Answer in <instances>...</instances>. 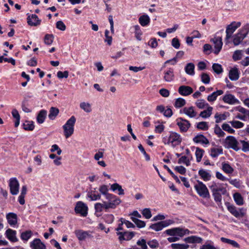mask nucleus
Segmentation results:
<instances>
[{
	"label": "nucleus",
	"mask_w": 249,
	"mask_h": 249,
	"mask_svg": "<svg viewBox=\"0 0 249 249\" xmlns=\"http://www.w3.org/2000/svg\"><path fill=\"white\" fill-rule=\"evenodd\" d=\"M182 141L180 135L173 131L170 132L168 135L163 136L162 138V142L165 145H171L174 148L180 145Z\"/></svg>",
	"instance_id": "obj_1"
},
{
	"label": "nucleus",
	"mask_w": 249,
	"mask_h": 249,
	"mask_svg": "<svg viewBox=\"0 0 249 249\" xmlns=\"http://www.w3.org/2000/svg\"><path fill=\"white\" fill-rule=\"evenodd\" d=\"M120 204L115 203L109 201H104L103 203H96L94 205V209L95 210V214L99 217L101 215V213L104 209L107 211L109 209H114Z\"/></svg>",
	"instance_id": "obj_2"
},
{
	"label": "nucleus",
	"mask_w": 249,
	"mask_h": 249,
	"mask_svg": "<svg viewBox=\"0 0 249 249\" xmlns=\"http://www.w3.org/2000/svg\"><path fill=\"white\" fill-rule=\"evenodd\" d=\"M76 118L72 116L63 125L64 135L66 139L71 137L74 133V126L76 123Z\"/></svg>",
	"instance_id": "obj_3"
},
{
	"label": "nucleus",
	"mask_w": 249,
	"mask_h": 249,
	"mask_svg": "<svg viewBox=\"0 0 249 249\" xmlns=\"http://www.w3.org/2000/svg\"><path fill=\"white\" fill-rule=\"evenodd\" d=\"M108 187L107 185H102L99 188V191L100 193V194L105 196L107 201L120 204L121 202V199L117 196L112 194L108 193Z\"/></svg>",
	"instance_id": "obj_4"
},
{
	"label": "nucleus",
	"mask_w": 249,
	"mask_h": 249,
	"mask_svg": "<svg viewBox=\"0 0 249 249\" xmlns=\"http://www.w3.org/2000/svg\"><path fill=\"white\" fill-rule=\"evenodd\" d=\"M197 183L194 185V188L198 196L204 198H210V194L207 186L202 181L197 180Z\"/></svg>",
	"instance_id": "obj_5"
},
{
	"label": "nucleus",
	"mask_w": 249,
	"mask_h": 249,
	"mask_svg": "<svg viewBox=\"0 0 249 249\" xmlns=\"http://www.w3.org/2000/svg\"><path fill=\"white\" fill-rule=\"evenodd\" d=\"M240 26L241 22H236L235 21L231 22L227 26L226 30V36L225 38V43L226 44L230 43L229 39L232 37L233 33Z\"/></svg>",
	"instance_id": "obj_6"
},
{
	"label": "nucleus",
	"mask_w": 249,
	"mask_h": 249,
	"mask_svg": "<svg viewBox=\"0 0 249 249\" xmlns=\"http://www.w3.org/2000/svg\"><path fill=\"white\" fill-rule=\"evenodd\" d=\"M165 232L168 235H177L180 237H183L184 235L189 234L190 232V231L187 229H184L180 227L168 229L166 230Z\"/></svg>",
	"instance_id": "obj_7"
},
{
	"label": "nucleus",
	"mask_w": 249,
	"mask_h": 249,
	"mask_svg": "<svg viewBox=\"0 0 249 249\" xmlns=\"http://www.w3.org/2000/svg\"><path fill=\"white\" fill-rule=\"evenodd\" d=\"M225 142L228 144V148H231L235 151H238L241 149L238 146L240 144V140L237 141L233 136H228L225 140Z\"/></svg>",
	"instance_id": "obj_8"
},
{
	"label": "nucleus",
	"mask_w": 249,
	"mask_h": 249,
	"mask_svg": "<svg viewBox=\"0 0 249 249\" xmlns=\"http://www.w3.org/2000/svg\"><path fill=\"white\" fill-rule=\"evenodd\" d=\"M176 122L180 131L182 133L186 132L191 126L190 122L182 118H178L177 119Z\"/></svg>",
	"instance_id": "obj_9"
},
{
	"label": "nucleus",
	"mask_w": 249,
	"mask_h": 249,
	"mask_svg": "<svg viewBox=\"0 0 249 249\" xmlns=\"http://www.w3.org/2000/svg\"><path fill=\"white\" fill-rule=\"evenodd\" d=\"M88 208L82 201H78L74 208L76 213L80 214L83 216H86L88 214Z\"/></svg>",
	"instance_id": "obj_10"
},
{
	"label": "nucleus",
	"mask_w": 249,
	"mask_h": 249,
	"mask_svg": "<svg viewBox=\"0 0 249 249\" xmlns=\"http://www.w3.org/2000/svg\"><path fill=\"white\" fill-rule=\"evenodd\" d=\"M10 193L13 195H16L19 192V183L16 178H12L9 180Z\"/></svg>",
	"instance_id": "obj_11"
},
{
	"label": "nucleus",
	"mask_w": 249,
	"mask_h": 249,
	"mask_svg": "<svg viewBox=\"0 0 249 249\" xmlns=\"http://www.w3.org/2000/svg\"><path fill=\"white\" fill-rule=\"evenodd\" d=\"M211 41L214 45V50L213 53L217 54L222 49L223 43L221 37H214L211 39Z\"/></svg>",
	"instance_id": "obj_12"
},
{
	"label": "nucleus",
	"mask_w": 249,
	"mask_h": 249,
	"mask_svg": "<svg viewBox=\"0 0 249 249\" xmlns=\"http://www.w3.org/2000/svg\"><path fill=\"white\" fill-rule=\"evenodd\" d=\"M170 224L169 221H162L150 226L149 229H151L155 231H161L163 228L168 226Z\"/></svg>",
	"instance_id": "obj_13"
},
{
	"label": "nucleus",
	"mask_w": 249,
	"mask_h": 249,
	"mask_svg": "<svg viewBox=\"0 0 249 249\" xmlns=\"http://www.w3.org/2000/svg\"><path fill=\"white\" fill-rule=\"evenodd\" d=\"M76 236L79 240L83 241L87 238H91L92 236L89 231H84L81 230H76L74 232Z\"/></svg>",
	"instance_id": "obj_14"
},
{
	"label": "nucleus",
	"mask_w": 249,
	"mask_h": 249,
	"mask_svg": "<svg viewBox=\"0 0 249 249\" xmlns=\"http://www.w3.org/2000/svg\"><path fill=\"white\" fill-rule=\"evenodd\" d=\"M6 218L8 223L11 226H15L18 223L17 214L14 213H9L6 214Z\"/></svg>",
	"instance_id": "obj_15"
},
{
	"label": "nucleus",
	"mask_w": 249,
	"mask_h": 249,
	"mask_svg": "<svg viewBox=\"0 0 249 249\" xmlns=\"http://www.w3.org/2000/svg\"><path fill=\"white\" fill-rule=\"evenodd\" d=\"M27 22L30 26H36L40 24L41 20L39 19L37 16L35 14H32L28 16Z\"/></svg>",
	"instance_id": "obj_16"
},
{
	"label": "nucleus",
	"mask_w": 249,
	"mask_h": 249,
	"mask_svg": "<svg viewBox=\"0 0 249 249\" xmlns=\"http://www.w3.org/2000/svg\"><path fill=\"white\" fill-rule=\"evenodd\" d=\"M30 247L32 249H46V246L40 239L36 238L30 243Z\"/></svg>",
	"instance_id": "obj_17"
},
{
	"label": "nucleus",
	"mask_w": 249,
	"mask_h": 249,
	"mask_svg": "<svg viewBox=\"0 0 249 249\" xmlns=\"http://www.w3.org/2000/svg\"><path fill=\"white\" fill-rule=\"evenodd\" d=\"M87 196L90 199V201L100 200L101 198V194L98 193L95 188L93 190H90L88 192Z\"/></svg>",
	"instance_id": "obj_18"
},
{
	"label": "nucleus",
	"mask_w": 249,
	"mask_h": 249,
	"mask_svg": "<svg viewBox=\"0 0 249 249\" xmlns=\"http://www.w3.org/2000/svg\"><path fill=\"white\" fill-rule=\"evenodd\" d=\"M178 93L183 96H188L193 92V89L187 86H181L178 90Z\"/></svg>",
	"instance_id": "obj_19"
},
{
	"label": "nucleus",
	"mask_w": 249,
	"mask_h": 249,
	"mask_svg": "<svg viewBox=\"0 0 249 249\" xmlns=\"http://www.w3.org/2000/svg\"><path fill=\"white\" fill-rule=\"evenodd\" d=\"M223 100L225 103L230 105H234L239 103V101L235 98L234 95L231 94L225 95L223 97Z\"/></svg>",
	"instance_id": "obj_20"
},
{
	"label": "nucleus",
	"mask_w": 249,
	"mask_h": 249,
	"mask_svg": "<svg viewBox=\"0 0 249 249\" xmlns=\"http://www.w3.org/2000/svg\"><path fill=\"white\" fill-rule=\"evenodd\" d=\"M226 205L227 206L228 211L235 217H239L240 216H243L244 213H240L234 205H231L229 203H226Z\"/></svg>",
	"instance_id": "obj_21"
},
{
	"label": "nucleus",
	"mask_w": 249,
	"mask_h": 249,
	"mask_svg": "<svg viewBox=\"0 0 249 249\" xmlns=\"http://www.w3.org/2000/svg\"><path fill=\"white\" fill-rule=\"evenodd\" d=\"M16 231L11 229H7L5 231L6 237L12 242H16L18 241L16 237Z\"/></svg>",
	"instance_id": "obj_22"
},
{
	"label": "nucleus",
	"mask_w": 249,
	"mask_h": 249,
	"mask_svg": "<svg viewBox=\"0 0 249 249\" xmlns=\"http://www.w3.org/2000/svg\"><path fill=\"white\" fill-rule=\"evenodd\" d=\"M193 141L196 143L208 144L209 141L208 139L202 134L197 135L193 138Z\"/></svg>",
	"instance_id": "obj_23"
},
{
	"label": "nucleus",
	"mask_w": 249,
	"mask_h": 249,
	"mask_svg": "<svg viewBox=\"0 0 249 249\" xmlns=\"http://www.w3.org/2000/svg\"><path fill=\"white\" fill-rule=\"evenodd\" d=\"M229 77L231 81H236L238 80L239 77V73L238 69L234 68L231 69L229 71Z\"/></svg>",
	"instance_id": "obj_24"
},
{
	"label": "nucleus",
	"mask_w": 249,
	"mask_h": 249,
	"mask_svg": "<svg viewBox=\"0 0 249 249\" xmlns=\"http://www.w3.org/2000/svg\"><path fill=\"white\" fill-rule=\"evenodd\" d=\"M232 38V42L234 45L237 46L242 43L245 38V36H243L239 32H238L233 36Z\"/></svg>",
	"instance_id": "obj_25"
},
{
	"label": "nucleus",
	"mask_w": 249,
	"mask_h": 249,
	"mask_svg": "<svg viewBox=\"0 0 249 249\" xmlns=\"http://www.w3.org/2000/svg\"><path fill=\"white\" fill-rule=\"evenodd\" d=\"M184 241L188 243H201L202 239L201 237L193 235L185 238Z\"/></svg>",
	"instance_id": "obj_26"
},
{
	"label": "nucleus",
	"mask_w": 249,
	"mask_h": 249,
	"mask_svg": "<svg viewBox=\"0 0 249 249\" xmlns=\"http://www.w3.org/2000/svg\"><path fill=\"white\" fill-rule=\"evenodd\" d=\"M183 112L190 118H194L196 116V112L195 111L194 107H184Z\"/></svg>",
	"instance_id": "obj_27"
},
{
	"label": "nucleus",
	"mask_w": 249,
	"mask_h": 249,
	"mask_svg": "<svg viewBox=\"0 0 249 249\" xmlns=\"http://www.w3.org/2000/svg\"><path fill=\"white\" fill-rule=\"evenodd\" d=\"M47 112L44 109L41 110L37 114L36 120L38 124H42L47 116Z\"/></svg>",
	"instance_id": "obj_28"
},
{
	"label": "nucleus",
	"mask_w": 249,
	"mask_h": 249,
	"mask_svg": "<svg viewBox=\"0 0 249 249\" xmlns=\"http://www.w3.org/2000/svg\"><path fill=\"white\" fill-rule=\"evenodd\" d=\"M223 92H224L222 90H217L208 95L207 97V100L209 102H213L216 100L218 96L222 95Z\"/></svg>",
	"instance_id": "obj_29"
},
{
	"label": "nucleus",
	"mask_w": 249,
	"mask_h": 249,
	"mask_svg": "<svg viewBox=\"0 0 249 249\" xmlns=\"http://www.w3.org/2000/svg\"><path fill=\"white\" fill-rule=\"evenodd\" d=\"M220 240L221 242L224 243H227L228 244L231 245L233 247L236 248H240L239 244L235 241L232 240L228 238H226L225 237H221Z\"/></svg>",
	"instance_id": "obj_30"
},
{
	"label": "nucleus",
	"mask_w": 249,
	"mask_h": 249,
	"mask_svg": "<svg viewBox=\"0 0 249 249\" xmlns=\"http://www.w3.org/2000/svg\"><path fill=\"white\" fill-rule=\"evenodd\" d=\"M150 20V18L147 15H142L139 18V23L142 26H145L148 25Z\"/></svg>",
	"instance_id": "obj_31"
},
{
	"label": "nucleus",
	"mask_w": 249,
	"mask_h": 249,
	"mask_svg": "<svg viewBox=\"0 0 249 249\" xmlns=\"http://www.w3.org/2000/svg\"><path fill=\"white\" fill-rule=\"evenodd\" d=\"M185 71L187 74L194 75L195 74V65L193 63H188L185 67Z\"/></svg>",
	"instance_id": "obj_32"
},
{
	"label": "nucleus",
	"mask_w": 249,
	"mask_h": 249,
	"mask_svg": "<svg viewBox=\"0 0 249 249\" xmlns=\"http://www.w3.org/2000/svg\"><path fill=\"white\" fill-rule=\"evenodd\" d=\"M59 112V110L57 108L51 107L48 115L49 118L51 120H53L58 115Z\"/></svg>",
	"instance_id": "obj_33"
},
{
	"label": "nucleus",
	"mask_w": 249,
	"mask_h": 249,
	"mask_svg": "<svg viewBox=\"0 0 249 249\" xmlns=\"http://www.w3.org/2000/svg\"><path fill=\"white\" fill-rule=\"evenodd\" d=\"M174 71L172 69H169L164 72V79L166 82H170L173 80Z\"/></svg>",
	"instance_id": "obj_34"
},
{
	"label": "nucleus",
	"mask_w": 249,
	"mask_h": 249,
	"mask_svg": "<svg viewBox=\"0 0 249 249\" xmlns=\"http://www.w3.org/2000/svg\"><path fill=\"white\" fill-rule=\"evenodd\" d=\"M198 175L204 181L209 180L211 177L210 174L203 169H200L198 171Z\"/></svg>",
	"instance_id": "obj_35"
},
{
	"label": "nucleus",
	"mask_w": 249,
	"mask_h": 249,
	"mask_svg": "<svg viewBox=\"0 0 249 249\" xmlns=\"http://www.w3.org/2000/svg\"><path fill=\"white\" fill-rule=\"evenodd\" d=\"M223 154V149L221 148H212L211 149V156L213 158H216L218 155Z\"/></svg>",
	"instance_id": "obj_36"
},
{
	"label": "nucleus",
	"mask_w": 249,
	"mask_h": 249,
	"mask_svg": "<svg viewBox=\"0 0 249 249\" xmlns=\"http://www.w3.org/2000/svg\"><path fill=\"white\" fill-rule=\"evenodd\" d=\"M110 188L113 191H115L117 190H118V191H119L118 195H124V189H123L122 186L117 183H115L112 184L111 185Z\"/></svg>",
	"instance_id": "obj_37"
},
{
	"label": "nucleus",
	"mask_w": 249,
	"mask_h": 249,
	"mask_svg": "<svg viewBox=\"0 0 249 249\" xmlns=\"http://www.w3.org/2000/svg\"><path fill=\"white\" fill-rule=\"evenodd\" d=\"M213 110V107H209L207 109L201 111L199 114V116L203 118H207L209 117L211 114Z\"/></svg>",
	"instance_id": "obj_38"
},
{
	"label": "nucleus",
	"mask_w": 249,
	"mask_h": 249,
	"mask_svg": "<svg viewBox=\"0 0 249 249\" xmlns=\"http://www.w3.org/2000/svg\"><path fill=\"white\" fill-rule=\"evenodd\" d=\"M233 198L237 205H242L244 204L243 198L239 193H235L233 195Z\"/></svg>",
	"instance_id": "obj_39"
},
{
	"label": "nucleus",
	"mask_w": 249,
	"mask_h": 249,
	"mask_svg": "<svg viewBox=\"0 0 249 249\" xmlns=\"http://www.w3.org/2000/svg\"><path fill=\"white\" fill-rule=\"evenodd\" d=\"M171 247L173 249H187L189 248V246L185 244L173 243L171 244Z\"/></svg>",
	"instance_id": "obj_40"
},
{
	"label": "nucleus",
	"mask_w": 249,
	"mask_h": 249,
	"mask_svg": "<svg viewBox=\"0 0 249 249\" xmlns=\"http://www.w3.org/2000/svg\"><path fill=\"white\" fill-rule=\"evenodd\" d=\"M54 36L52 34H47L45 35L44 41L45 44L50 45L53 42Z\"/></svg>",
	"instance_id": "obj_41"
},
{
	"label": "nucleus",
	"mask_w": 249,
	"mask_h": 249,
	"mask_svg": "<svg viewBox=\"0 0 249 249\" xmlns=\"http://www.w3.org/2000/svg\"><path fill=\"white\" fill-rule=\"evenodd\" d=\"M80 107L86 112L89 113L91 111V106L88 103H81L80 104Z\"/></svg>",
	"instance_id": "obj_42"
},
{
	"label": "nucleus",
	"mask_w": 249,
	"mask_h": 249,
	"mask_svg": "<svg viewBox=\"0 0 249 249\" xmlns=\"http://www.w3.org/2000/svg\"><path fill=\"white\" fill-rule=\"evenodd\" d=\"M186 104L185 100L182 98H178L175 101L174 106L176 108H179L184 106Z\"/></svg>",
	"instance_id": "obj_43"
},
{
	"label": "nucleus",
	"mask_w": 249,
	"mask_h": 249,
	"mask_svg": "<svg viewBox=\"0 0 249 249\" xmlns=\"http://www.w3.org/2000/svg\"><path fill=\"white\" fill-rule=\"evenodd\" d=\"M245 38L246 37L249 33V23H247L241 29L239 32Z\"/></svg>",
	"instance_id": "obj_44"
},
{
	"label": "nucleus",
	"mask_w": 249,
	"mask_h": 249,
	"mask_svg": "<svg viewBox=\"0 0 249 249\" xmlns=\"http://www.w3.org/2000/svg\"><path fill=\"white\" fill-rule=\"evenodd\" d=\"M222 170L226 173L231 174L233 171V168L228 163H222Z\"/></svg>",
	"instance_id": "obj_45"
},
{
	"label": "nucleus",
	"mask_w": 249,
	"mask_h": 249,
	"mask_svg": "<svg viewBox=\"0 0 249 249\" xmlns=\"http://www.w3.org/2000/svg\"><path fill=\"white\" fill-rule=\"evenodd\" d=\"M240 144L242 145L241 149L243 152H249V142L240 140Z\"/></svg>",
	"instance_id": "obj_46"
},
{
	"label": "nucleus",
	"mask_w": 249,
	"mask_h": 249,
	"mask_svg": "<svg viewBox=\"0 0 249 249\" xmlns=\"http://www.w3.org/2000/svg\"><path fill=\"white\" fill-rule=\"evenodd\" d=\"M131 219L133 222L137 225L139 228H143L145 226V223L142 220H139L136 218L132 217Z\"/></svg>",
	"instance_id": "obj_47"
},
{
	"label": "nucleus",
	"mask_w": 249,
	"mask_h": 249,
	"mask_svg": "<svg viewBox=\"0 0 249 249\" xmlns=\"http://www.w3.org/2000/svg\"><path fill=\"white\" fill-rule=\"evenodd\" d=\"M203 153H204V150L203 149H201L198 147H197L196 148L195 154H196L197 162H200L201 161L202 157L203 155Z\"/></svg>",
	"instance_id": "obj_48"
},
{
	"label": "nucleus",
	"mask_w": 249,
	"mask_h": 249,
	"mask_svg": "<svg viewBox=\"0 0 249 249\" xmlns=\"http://www.w3.org/2000/svg\"><path fill=\"white\" fill-rule=\"evenodd\" d=\"M32 232L31 231H27L21 233L20 237L22 240L27 241L31 237Z\"/></svg>",
	"instance_id": "obj_49"
},
{
	"label": "nucleus",
	"mask_w": 249,
	"mask_h": 249,
	"mask_svg": "<svg viewBox=\"0 0 249 249\" xmlns=\"http://www.w3.org/2000/svg\"><path fill=\"white\" fill-rule=\"evenodd\" d=\"M196 128L200 130H207L209 128V125L206 122H200L197 124Z\"/></svg>",
	"instance_id": "obj_50"
},
{
	"label": "nucleus",
	"mask_w": 249,
	"mask_h": 249,
	"mask_svg": "<svg viewBox=\"0 0 249 249\" xmlns=\"http://www.w3.org/2000/svg\"><path fill=\"white\" fill-rule=\"evenodd\" d=\"M135 28V37L137 40L140 41L142 40V38L141 37L142 35V32L140 30V26L138 25H136L134 26Z\"/></svg>",
	"instance_id": "obj_51"
},
{
	"label": "nucleus",
	"mask_w": 249,
	"mask_h": 249,
	"mask_svg": "<svg viewBox=\"0 0 249 249\" xmlns=\"http://www.w3.org/2000/svg\"><path fill=\"white\" fill-rule=\"evenodd\" d=\"M178 163L179 164H184L187 166H188L190 165V161L189 160L188 158L185 156H182L178 160Z\"/></svg>",
	"instance_id": "obj_52"
},
{
	"label": "nucleus",
	"mask_w": 249,
	"mask_h": 249,
	"mask_svg": "<svg viewBox=\"0 0 249 249\" xmlns=\"http://www.w3.org/2000/svg\"><path fill=\"white\" fill-rule=\"evenodd\" d=\"M213 70L217 74H219L223 71V69L221 65L214 63L212 66Z\"/></svg>",
	"instance_id": "obj_53"
},
{
	"label": "nucleus",
	"mask_w": 249,
	"mask_h": 249,
	"mask_svg": "<svg viewBox=\"0 0 249 249\" xmlns=\"http://www.w3.org/2000/svg\"><path fill=\"white\" fill-rule=\"evenodd\" d=\"M148 245L152 249H156L159 247L158 241L155 239L149 241L147 242Z\"/></svg>",
	"instance_id": "obj_54"
},
{
	"label": "nucleus",
	"mask_w": 249,
	"mask_h": 249,
	"mask_svg": "<svg viewBox=\"0 0 249 249\" xmlns=\"http://www.w3.org/2000/svg\"><path fill=\"white\" fill-rule=\"evenodd\" d=\"M214 133L219 137H224L225 135V133L222 130V129L217 124H216L214 127Z\"/></svg>",
	"instance_id": "obj_55"
},
{
	"label": "nucleus",
	"mask_w": 249,
	"mask_h": 249,
	"mask_svg": "<svg viewBox=\"0 0 249 249\" xmlns=\"http://www.w3.org/2000/svg\"><path fill=\"white\" fill-rule=\"evenodd\" d=\"M201 81L205 84H209L210 82V77L206 73H202L201 76Z\"/></svg>",
	"instance_id": "obj_56"
},
{
	"label": "nucleus",
	"mask_w": 249,
	"mask_h": 249,
	"mask_svg": "<svg viewBox=\"0 0 249 249\" xmlns=\"http://www.w3.org/2000/svg\"><path fill=\"white\" fill-rule=\"evenodd\" d=\"M242 58V51L236 50L235 51L232 55V58L234 61L240 60Z\"/></svg>",
	"instance_id": "obj_57"
},
{
	"label": "nucleus",
	"mask_w": 249,
	"mask_h": 249,
	"mask_svg": "<svg viewBox=\"0 0 249 249\" xmlns=\"http://www.w3.org/2000/svg\"><path fill=\"white\" fill-rule=\"evenodd\" d=\"M196 106L200 109L204 108L206 106H208L207 103H206L205 101L203 99L198 100L196 103Z\"/></svg>",
	"instance_id": "obj_58"
},
{
	"label": "nucleus",
	"mask_w": 249,
	"mask_h": 249,
	"mask_svg": "<svg viewBox=\"0 0 249 249\" xmlns=\"http://www.w3.org/2000/svg\"><path fill=\"white\" fill-rule=\"evenodd\" d=\"M213 196L214 198V200L216 202H220L222 200V196L219 192L215 191L212 192Z\"/></svg>",
	"instance_id": "obj_59"
},
{
	"label": "nucleus",
	"mask_w": 249,
	"mask_h": 249,
	"mask_svg": "<svg viewBox=\"0 0 249 249\" xmlns=\"http://www.w3.org/2000/svg\"><path fill=\"white\" fill-rule=\"evenodd\" d=\"M231 125L235 128H240L243 127L244 124L238 121H232L230 122Z\"/></svg>",
	"instance_id": "obj_60"
},
{
	"label": "nucleus",
	"mask_w": 249,
	"mask_h": 249,
	"mask_svg": "<svg viewBox=\"0 0 249 249\" xmlns=\"http://www.w3.org/2000/svg\"><path fill=\"white\" fill-rule=\"evenodd\" d=\"M222 129L230 133H234L235 132V130L232 129L229 124L224 123L222 125Z\"/></svg>",
	"instance_id": "obj_61"
},
{
	"label": "nucleus",
	"mask_w": 249,
	"mask_h": 249,
	"mask_svg": "<svg viewBox=\"0 0 249 249\" xmlns=\"http://www.w3.org/2000/svg\"><path fill=\"white\" fill-rule=\"evenodd\" d=\"M142 214L146 219H149L152 216L150 210L148 208L144 209L142 212Z\"/></svg>",
	"instance_id": "obj_62"
},
{
	"label": "nucleus",
	"mask_w": 249,
	"mask_h": 249,
	"mask_svg": "<svg viewBox=\"0 0 249 249\" xmlns=\"http://www.w3.org/2000/svg\"><path fill=\"white\" fill-rule=\"evenodd\" d=\"M214 118L216 119L215 122L216 123H219L222 120L226 119V116L225 114H219L218 113H217L215 114Z\"/></svg>",
	"instance_id": "obj_63"
},
{
	"label": "nucleus",
	"mask_w": 249,
	"mask_h": 249,
	"mask_svg": "<svg viewBox=\"0 0 249 249\" xmlns=\"http://www.w3.org/2000/svg\"><path fill=\"white\" fill-rule=\"evenodd\" d=\"M56 27L61 30V31H65L66 30V27L63 22L61 20H59L56 22Z\"/></svg>",
	"instance_id": "obj_64"
}]
</instances>
